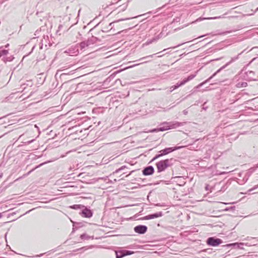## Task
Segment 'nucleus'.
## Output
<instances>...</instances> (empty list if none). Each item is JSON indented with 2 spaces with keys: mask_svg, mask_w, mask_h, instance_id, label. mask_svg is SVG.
Returning <instances> with one entry per match:
<instances>
[{
  "mask_svg": "<svg viewBox=\"0 0 258 258\" xmlns=\"http://www.w3.org/2000/svg\"><path fill=\"white\" fill-rule=\"evenodd\" d=\"M79 46L81 48V49H83L86 48V47L89 46V45L87 41H84L77 44V47H78Z\"/></svg>",
  "mask_w": 258,
  "mask_h": 258,
  "instance_id": "obj_17",
  "label": "nucleus"
},
{
  "mask_svg": "<svg viewBox=\"0 0 258 258\" xmlns=\"http://www.w3.org/2000/svg\"><path fill=\"white\" fill-rule=\"evenodd\" d=\"M241 54V53H240L239 54H238L237 56H234V57H233L231 58V60L228 62L227 63H226L224 66H222L221 68H220L219 70H218L215 73H214L213 74V75L212 76H211L209 78H208L207 80H206V81H205L204 82H203V83L200 84L199 85L197 86V88H199L200 87H202L203 85H204L205 84H206V83L209 82V81L212 79L213 78L214 76H215L216 75V74L218 73H219L221 71H222V70L224 69L225 68H226V67L227 66H228V65H229L230 64H231V63L234 62L235 61H236L237 59H238L239 58V56Z\"/></svg>",
  "mask_w": 258,
  "mask_h": 258,
  "instance_id": "obj_2",
  "label": "nucleus"
},
{
  "mask_svg": "<svg viewBox=\"0 0 258 258\" xmlns=\"http://www.w3.org/2000/svg\"><path fill=\"white\" fill-rule=\"evenodd\" d=\"M125 167H126L125 166H121L120 168L115 171V173L119 172L120 171L123 170Z\"/></svg>",
  "mask_w": 258,
  "mask_h": 258,
  "instance_id": "obj_31",
  "label": "nucleus"
},
{
  "mask_svg": "<svg viewBox=\"0 0 258 258\" xmlns=\"http://www.w3.org/2000/svg\"><path fill=\"white\" fill-rule=\"evenodd\" d=\"M140 16L141 15H139V16ZM138 17H139V16H132V17H131L122 18V19H119L118 20H117L116 21L110 23L107 26H104L103 27H102V31L103 32H109V31H111L112 30V28H113L112 25H113V24L114 23L117 22H119V21H124V20H130V19H134V18H137Z\"/></svg>",
  "mask_w": 258,
  "mask_h": 258,
  "instance_id": "obj_6",
  "label": "nucleus"
},
{
  "mask_svg": "<svg viewBox=\"0 0 258 258\" xmlns=\"http://www.w3.org/2000/svg\"><path fill=\"white\" fill-rule=\"evenodd\" d=\"M221 18H223V17L219 16V17H214V18H209L207 19H216Z\"/></svg>",
  "mask_w": 258,
  "mask_h": 258,
  "instance_id": "obj_34",
  "label": "nucleus"
},
{
  "mask_svg": "<svg viewBox=\"0 0 258 258\" xmlns=\"http://www.w3.org/2000/svg\"><path fill=\"white\" fill-rule=\"evenodd\" d=\"M162 55H159L158 57H161Z\"/></svg>",
  "mask_w": 258,
  "mask_h": 258,
  "instance_id": "obj_45",
  "label": "nucleus"
},
{
  "mask_svg": "<svg viewBox=\"0 0 258 258\" xmlns=\"http://www.w3.org/2000/svg\"><path fill=\"white\" fill-rule=\"evenodd\" d=\"M183 113L184 115H187L188 113V111L186 109H185L183 111Z\"/></svg>",
  "mask_w": 258,
  "mask_h": 258,
  "instance_id": "obj_36",
  "label": "nucleus"
},
{
  "mask_svg": "<svg viewBox=\"0 0 258 258\" xmlns=\"http://www.w3.org/2000/svg\"><path fill=\"white\" fill-rule=\"evenodd\" d=\"M166 130H167V128H164V126H161L159 128H154V129L151 130V132L153 133V132H160V131L163 132V131H166Z\"/></svg>",
  "mask_w": 258,
  "mask_h": 258,
  "instance_id": "obj_18",
  "label": "nucleus"
},
{
  "mask_svg": "<svg viewBox=\"0 0 258 258\" xmlns=\"http://www.w3.org/2000/svg\"><path fill=\"white\" fill-rule=\"evenodd\" d=\"M2 52V55H6L8 53V50L6 49L0 50Z\"/></svg>",
  "mask_w": 258,
  "mask_h": 258,
  "instance_id": "obj_27",
  "label": "nucleus"
},
{
  "mask_svg": "<svg viewBox=\"0 0 258 258\" xmlns=\"http://www.w3.org/2000/svg\"><path fill=\"white\" fill-rule=\"evenodd\" d=\"M180 148V147H174L166 148L163 150H162L159 152V154L156 155L152 159V161H154L164 155H167L173 151H174L177 149Z\"/></svg>",
  "mask_w": 258,
  "mask_h": 258,
  "instance_id": "obj_3",
  "label": "nucleus"
},
{
  "mask_svg": "<svg viewBox=\"0 0 258 258\" xmlns=\"http://www.w3.org/2000/svg\"><path fill=\"white\" fill-rule=\"evenodd\" d=\"M33 141H34V140H31V141H28V142H27V144H31L32 142H33Z\"/></svg>",
  "mask_w": 258,
  "mask_h": 258,
  "instance_id": "obj_39",
  "label": "nucleus"
},
{
  "mask_svg": "<svg viewBox=\"0 0 258 258\" xmlns=\"http://www.w3.org/2000/svg\"><path fill=\"white\" fill-rule=\"evenodd\" d=\"M175 161L176 160L172 158L158 162L156 164L158 172H161L165 171L168 167L172 166Z\"/></svg>",
  "mask_w": 258,
  "mask_h": 258,
  "instance_id": "obj_1",
  "label": "nucleus"
},
{
  "mask_svg": "<svg viewBox=\"0 0 258 258\" xmlns=\"http://www.w3.org/2000/svg\"><path fill=\"white\" fill-rule=\"evenodd\" d=\"M9 46V44H7V45H5V47H8V46Z\"/></svg>",
  "mask_w": 258,
  "mask_h": 258,
  "instance_id": "obj_42",
  "label": "nucleus"
},
{
  "mask_svg": "<svg viewBox=\"0 0 258 258\" xmlns=\"http://www.w3.org/2000/svg\"><path fill=\"white\" fill-rule=\"evenodd\" d=\"M155 55V54H152V55H148V56H147L141 58L138 61H141V60H145V61H144V62H140V63H139L138 64L134 65L133 66H137V65H139V64H142V63H146V62L150 61L151 60L150 59H148L152 58L153 57V56Z\"/></svg>",
  "mask_w": 258,
  "mask_h": 258,
  "instance_id": "obj_14",
  "label": "nucleus"
},
{
  "mask_svg": "<svg viewBox=\"0 0 258 258\" xmlns=\"http://www.w3.org/2000/svg\"><path fill=\"white\" fill-rule=\"evenodd\" d=\"M123 256H124V254H123L122 251L116 252V258H121Z\"/></svg>",
  "mask_w": 258,
  "mask_h": 258,
  "instance_id": "obj_20",
  "label": "nucleus"
},
{
  "mask_svg": "<svg viewBox=\"0 0 258 258\" xmlns=\"http://www.w3.org/2000/svg\"><path fill=\"white\" fill-rule=\"evenodd\" d=\"M207 244L212 246H217L222 243V240L218 238L210 237L207 240Z\"/></svg>",
  "mask_w": 258,
  "mask_h": 258,
  "instance_id": "obj_7",
  "label": "nucleus"
},
{
  "mask_svg": "<svg viewBox=\"0 0 258 258\" xmlns=\"http://www.w3.org/2000/svg\"><path fill=\"white\" fill-rule=\"evenodd\" d=\"M130 2V1H127L126 3H124L119 7H118L115 11H116L118 13H119L121 12H123L125 11L128 6V3Z\"/></svg>",
  "mask_w": 258,
  "mask_h": 258,
  "instance_id": "obj_13",
  "label": "nucleus"
},
{
  "mask_svg": "<svg viewBox=\"0 0 258 258\" xmlns=\"http://www.w3.org/2000/svg\"><path fill=\"white\" fill-rule=\"evenodd\" d=\"M167 49H164L163 51H165Z\"/></svg>",
  "mask_w": 258,
  "mask_h": 258,
  "instance_id": "obj_46",
  "label": "nucleus"
},
{
  "mask_svg": "<svg viewBox=\"0 0 258 258\" xmlns=\"http://www.w3.org/2000/svg\"><path fill=\"white\" fill-rule=\"evenodd\" d=\"M80 238L82 239H87V240H88V239H89L90 238V237L89 236H88V235H87L86 234L84 233V234L81 235Z\"/></svg>",
  "mask_w": 258,
  "mask_h": 258,
  "instance_id": "obj_23",
  "label": "nucleus"
},
{
  "mask_svg": "<svg viewBox=\"0 0 258 258\" xmlns=\"http://www.w3.org/2000/svg\"><path fill=\"white\" fill-rule=\"evenodd\" d=\"M178 180H183V178L182 177H177Z\"/></svg>",
  "mask_w": 258,
  "mask_h": 258,
  "instance_id": "obj_40",
  "label": "nucleus"
},
{
  "mask_svg": "<svg viewBox=\"0 0 258 258\" xmlns=\"http://www.w3.org/2000/svg\"><path fill=\"white\" fill-rule=\"evenodd\" d=\"M148 228L145 225H139L134 227V231L138 234H145L147 231Z\"/></svg>",
  "mask_w": 258,
  "mask_h": 258,
  "instance_id": "obj_8",
  "label": "nucleus"
},
{
  "mask_svg": "<svg viewBox=\"0 0 258 258\" xmlns=\"http://www.w3.org/2000/svg\"><path fill=\"white\" fill-rule=\"evenodd\" d=\"M122 252L123 253V254H124V256L132 254L134 253V252L132 251L127 250H123Z\"/></svg>",
  "mask_w": 258,
  "mask_h": 258,
  "instance_id": "obj_24",
  "label": "nucleus"
},
{
  "mask_svg": "<svg viewBox=\"0 0 258 258\" xmlns=\"http://www.w3.org/2000/svg\"><path fill=\"white\" fill-rule=\"evenodd\" d=\"M2 217V214L0 213V218Z\"/></svg>",
  "mask_w": 258,
  "mask_h": 258,
  "instance_id": "obj_44",
  "label": "nucleus"
},
{
  "mask_svg": "<svg viewBox=\"0 0 258 258\" xmlns=\"http://www.w3.org/2000/svg\"><path fill=\"white\" fill-rule=\"evenodd\" d=\"M163 216V213L162 212H159L158 213H154L147 215L141 218L142 220H150L155 219L159 217H161Z\"/></svg>",
  "mask_w": 258,
  "mask_h": 258,
  "instance_id": "obj_10",
  "label": "nucleus"
},
{
  "mask_svg": "<svg viewBox=\"0 0 258 258\" xmlns=\"http://www.w3.org/2000/svg\"><path fill=\"white\" fill-rule=\"evenodd\" d=\"M121 1V0H118V2H119V1Z\"/></svg>",
  "mask_w": 258,
  "mask_h": 258,
  "instance_id": "obj_47",
  "label": "nucleus"
},
{
  "mask_svg": "<svg viewBox=\"0 0 258 258\" xmlns=\"http://www.w3.org/2000/svg\"><path fill=\"white\" fill-rule=\"evenodd\" d=\"M154 172V168L152 166H147L142 170V173L144 175H151Z\"/></svg>",
  "mask_w": 258,
  "mask_h": 258,
  "instance_id": "obj_11",
  "label": "nucleus"
},
{
  "mask_svg": "<svg viewBox=\"0 0 258 258\" xmlns=\"http://www.w3.org/2000/svg\"><path fill=\"white\" fill-rule=\"evenodd\" d=\"M186 123V122H178L176 121L171 122H164L162 123L164 128H167V130L173 128H176L179 126H183Z\"/></svg>",
  "mask_w": 258,
  "mask_h": 258,
  "instance_id": "obj_4",
  "label": "nucleus"
},
{
  "mask_svg": "<svg viewBox=\"0 0 258 258\" xmlns=\"http://www.w3.org/2000/svg\"><path fill=\"white\" fill-rule=\"evenodd\" d=\"M247 85V83L244 82L241 84L242 87H245Z\"/></svg>",
  "mask_w": 258,
  "mask_h": 258,
  "instance_id": "obj_38",
  "label": "nucleus"
},
{
  "mask_svg": "<svg viewBox=\"0 0 258 258\" xmlns=\"http://www.w3.org/2000/svg\"><path fill=\"white\" fill-rule=\"evenodd\" d=\"M232 245H237V247L240 249H242V246L244 245L243 243H234L232 244Z\"/></svg>",
  "mask_w": 258,
  "mask_h": 258,
  "instance_id": "obj_26",
  "label": "nucleus"
},
{
  "mask_svg": "<svg viewBox=\"0 0 258 258\" xmlns=\"http://www.w3.org/2000/svg\"><path fill=\"white\" fill-rule=\"evenodd\" d=\"M157 109H156V110H155V111H156V112H158V111H162V109H163V110L164 111H167V110H168V109H166L165 108H163L160 107H157Z\"/></svg>",
  "mask_w": 258,
  "mask_h": 258,
  "instance_id": "obj_28",
  "label": "nucleus"
},
{
  "mask_svg": "<svg viewBox=\"0 0 258 258\" xmlns=\"http://www.w3.org/2000/svg\"><path fill=\"white\" fill-rule=\"evenodd\" d=\"M157 40V38H154L152 39V40H151L149 42V43H152V42L154 41H156Z\"/></svg>",
  "mask_w": 258,
  "mask_h": 258,
  "instance_id": "obj_37",
  "label": "nucleus"
},
{
  "mask_svg": "<svg viewBox=\"0 0 258 258\" xmlns=\"http://www.w3.org/2000/svg\"><path fill=\"white\" fill-rule=\"evenodd\" d=\"M208 185H207V186L206 187V190H208Z\"/></svg>",
  "mask_w": 258,
  "mask_h": 258,
  "instance_id": "obj_43",
  "label": "nucleus"
},
{
  "mask_svg": "<svg viewBox=\"0 0 258 258\" xmlns=\"http://www.w3.org/2000/svg\"><path fill=\"white\" fill-rule=\"evenodd\" d=\"M44 163H41V164H39V165H38V166H36L35 168H33V169H32L31 170H30V171L29 172L28 174H29L30 172H32L33 171H34V170L35 169H36V168H38V167H40L41 166H42V165H43Z\"/></svg>",
  "mask_w": 258,
  "mask_h": 258,
  "instance_id": "obj_30",
  "label": "nucleus"
},
{
  "mask_svg": "<svg viewBox=\"0 0 258 258\" xmlns=\"http://www.w3.org/2000/svg\"><path fill=\"white\" fill-rule=\"evenodd\" d=\"M84 207V206L82 205H74L70 207L71 208H72L73 209H75V210L80 209Z\"/></svg>",
  "mask_w": 258,
  "mask_h": 258,
  "instance_id": "obj_19",
  "label": "nucleus"
},
{
  "mask_svg": "<svg viewBox=\"0 0 258 258\" xmlns=\"http://www.w3.org/2000/svg\"><path fill=\"white\" fill-rule=\"evenodd\" d=\"M85 85H86V84H84V83H79L78 84V87H83Z\"/></svg>",
  "mask_w": 258,
  "mask_h": 258,
  "instance_id": "obj_33",
  "label": "nucleus"
},
{
  "mask_svg": "<svg viewBox=\"0 0 258 258\" xmlns=\"http://www.w3.org/2000/svg\"><path fill=\"white\" fill-rule=\"evenodd\" d=\"M68 52L72 54V55H77L79 53V50L78 48H77L74 52H72L71 49H69Z\"/></svg>",
  "mask_w": 258,
  "mask_h": 258,
  "instance_id": "obj_22",
  "label": "nucleus"
},
{
  "mask_svg": "<svg viewBox=\"0 0 258 258\" xmlns=\"http://www.w3.org/2000/svg\"><path fill=\"white\" fill-rule=\"evenodd\" d=\"M234 31H232V30H231V31H225V32H223L220 33L219 34L220 35H226V34H227L228 33H231V32H234Z\"/></svg>",
  "mask_w": 258,
  "mask_h": 258,
  "instance_id": "obj_29",
  "label": "nucleus"
},
{
  "mask_svg": "<svg viewBox=\"0 0 258 258\" xmlns=\"http://www.w3.org/2000/svg\"><path fill=\"white\" fill-rule=\"evenodd\" d=\"M87 41L88 42V44L89 46H90L91 45H92V44L97 43L98 42H100V40L99 38H97V37H96L95 36H92L90 38H89L87 39Z\"/></svg>",
  "mask_w": 258,
  "mask_h": 258,
  "instance_id": "obj_12",
  "label": "nucleus"
},
{
  "mask_svg": "<svg viewBox=\"0 0 258 258\" xmlns=\"http://www.w3.org/2000/svg\"><path fill=\"white\" fill-rule=\"evenodd\" d=\"M185 183V181H184V180L182 181L181 183H178V184L180 186H182L183 185H184Z\"/></svg>",
  "mask_w": 258,
  "mask_h": 258,
  "instance_id": "obj_35",
  "label": "nucleus"
},
{
  "mask_svg": "<svg viewBox=\"0 0 258 258\" xmlns=\"http://www.w3.org/2000/svg\"><path fill=\"white\" fill-rule=\"evenodd\" d=\"M257 187H258V184H257V185H255L253 188H251V189H249V190H248V191H249V192L252 191H253L254 189H256V188H257Z\"/></svg>",
  "mask_w": 258,
  "mask_h": 258,
  "instance_id": "obj_32",
  "label": "nucleus"
},
{
  "mask_svg": "<svg viewBox=\"0 0 258 258\" xmlns=\"http://www.w3.org/2000/svg\"><path fill=\"white\" fill-rule=\"evenodd\" d=\"M184 44V43H182V44H178V45H177L176 46L173 47H172V48H176V47H178V46H180L181 45H182V44Z\"/></svg>",
  "mask_w": 258,
  "mask_h": 258,
  "instance_id": "obj_41",
  "label": "nucleus"
},
{
  "mask_svg": "<svg viewBox=\"0 0 258 258\" xmlns=\"http://www.w3.org/2000/svg\"><path fill=\"white\" fill-rule=\"evenodd\" d=\"M83 208V210L80 213L82 216L85 218H91L93 216V212L90 209L85 206Z\"/></svg>",
  "mask_w": 258,
  "mask_h": 258,
  "instance_id": "obj_9",
  "label": "nucleus"
},
{
  "mask_svg": "<svg viewBox=\"0 0 258 258\" xmlns=\"http://www.w3.org/2000/svg\"><path fill=\"white\" fill-rule=\"evenodd\" d=\"M196 74L190 75L187 78H185L184 79H183L182 81H181L179 83H177L176 85L170 87V92H172L175 89H177L180 86H181L184 85L187 82L191 80L196 77Z\"/></svg>",
  "mask_w": 258,
  "mask_h": 258,
  "instance_id": "obj_5",
  "label": "nucleus"
},
{
  "mask_svg": "<svg viewBox=\"0 0 258 258\" xmlns=\"http://www.w3.org/2000/svg\"><path fill=\"white\" fill-rule=\"evenodd\" d=\"M246 77L249 80H255V73L252 71H248L245 73Z\"/></svg>",
  "mask_w": 258,
  "mask_h": 258,
  "instance_id": "obj_15",
  "label": "nucleus"
},
{
  "mask_svg": "<svg viewBox=\"0 0 258 258\" xmlns=\"http://www.w3.org/2000/svg\"><path fill=\"white\" fill-rule=\"evenodd\" d=\"M32 85V82L31 81H28L27 84H23V85H21V87L22 89H25L26 88V86H29V85Z\"/></svg>",
  "mask_w": 258,
  "mask_h": 258,
  "instance_id": "obj_25",
  "label": "nucleus"
},
{
  "mask_svg": "<svg viewBox=\"0 0 258 258\" xmlns=\"http://www.w3.org/2000/svg\"><path fill=\"white\" fill-rule=\"evenodd\" d=\"M14 57L13 56L11 55L9 57H6L4 58V61L6 62L7 61H11L14 59Z\"/></svg>",
  "mask_w": 258,
  "mask_h": 258,
  "instance_id": "obj_21",
  "label": "nucleus"
},
{
  "mask_svg": "<svg viewBox=\"0 0 258 258\" xmlns=\"http://www.w3.org/2000/svg\"><path fill=\"white\" fill-rule=\"evenodd\" d=\"M247 240L251 241L250 243H247L246 244V245H248L249 246L254 245L256 244V242L258 241V239L257 238L252 237H247Z\"/></svg>",
  "mask_w": 258,
  "mask_h": 258,
  "instance_id": "obj_16",
  "label": "nucleus"
}]
</instances>
